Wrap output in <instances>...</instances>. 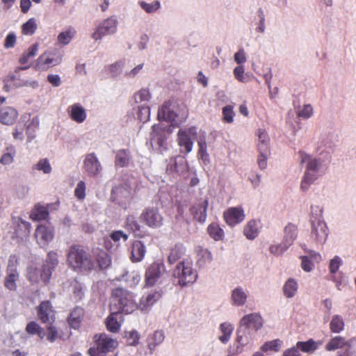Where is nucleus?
<instances>
[{
	"label": "nucleus",
	"mask_w": 356,
	"mask_h": 356,
	"mask_svg": "<svg viewBox=\"0 0 356 356\" xmlns=\"http://www.w3.org/2000/svg\"><path fill=\"white\" fill-rule=\"evenodd\" d=\"M66 261L68 266L76 272L90 273L93 270H103L111 265V257L103 250L90 252L80 244L70 246Z\"/></svg>",
	"instance_id": "nucleus-1"
},
{
	"label": "nucleus",
	"mask_w": 356,
	"mask_h": 356,
	"mask_svg": "<svg viewBox=\"0 0 356 356\" xmlns=\"http://www.w3.org/2000/svg\"><path fill=\"white\" fill-rule=\"evenodd\" d=\"M112 302L110 305L111 311L119 314H131L138 308L132 293L122 288L113 289L111 293Z\"/></svg>",
	"instance_id": "nucleus-2"
},
{
	"label": "nucleus",
	"mask_w": 356,
	"mask_h": 356,
	"mask_svg": "<svg viewBox=\"0 0 356 356\" xmlns=\"http://www.w3.org/2000/svg\"><path fill=\"white\" fill-rule=\"evenodd\" d=\"M300 163L307 162V169L302 178L300 188L303 191L308 189L309 186L317 179L316 172L321 166V162L316 159H312L305 152L300 151Z\"/></svg>",
	"instance_id": "nucleus-3"
},
{
	"label": "nucleus",
	"mask_w": 356,
	"mask_h": 356,
	"mask_svg": "<svg viewBox=\"0 0 356 356\" xmlns=\"http://www.w3.org/2000/svg\"><path fill=\"white\" fill-rule=\"evenodd\" d=\"M95 346L91 347L88 350L90 356H106L109 352H112L118 346V341L105 333L96 334L94 336Z\"/></svg>",
	"instance_id": "nucleus-4"
},
{
	"label": "nucleus",
	"mask_w": 356,
	"mask_h": 356,
	"mask_svg": "<svg viewBox=\"0 0 356 356\" xmlns=\"http://www.w3.org/2000/svg\"><path fill=\"white\" fill-rule=\"evenodd\" d=\"M140 221L150 228H159L163 225L164 218L156 207L145 208L140 216Z\"/></svg>",
	"instance_id": "nucleus-5"
},
{
	"label": "nucleus",
	"mask_w": 356,
	"mask_h": 356,
	"mask_svg": "<svg viewBox=\"0 0 356 356\" xmlns=\"http://www.w3.org/2000/svg\"><path fill=\"white\" fill-rule=\"evenodd\" d=\"M18 260L15 255H10L8 259L6 268V275L4 278V286L9 291H15L17 289V282L19 280V273L17 271Z\"/></svg>",
	"instance_id": "nucleus-6"
},
{
	"label": "nucleus",
	"mask_w": 356,
	"mask_h": 356,
	"mask_svg": "<svg viewBox=\"0 0 356 356\" xmlns=\"http://www.w3.org/2000/svg\"><path fill=\"white\" fill-rule=\"evenodd\" d=\"M62 62V56L54 51H45L36 60L34 68L39 71H47L49 68L59 65Z\"/></svg>",
	"instance_id": "nucleus-7"
},
{
	"label": "nucleus",
	"mask_w": 356,
	"mask_h": 356,
	"mask_svg": "<svg viewBox=\"0 0 356 356\" xmlns=\"http://www.w3.org/2000/svg\"><path fill=\"white\" fill-rule=\"evenodd\" d=\"M58 264V254L54 251H49L47 253L46 259L44 260L41 269H40V280L47 284L52 275L53 271Z\"/></svg>",
	"instance_id": "nucleus-8"
},
{
	"label": "nucleus",
	"mask_w": 356,
	"mask_h": 356,
	"mask_svg": "<svg viewBox=\"0 0 356 356\" xmlns=\"http://www.w3.org/2000/svg\"><path fill=\"white\" fill-rule=\"evenodd\" d=\"M175 275L179 280V284L181 286H185L190 283H193L197 277L196 271L193 269L189 262H181L177 266Z\"/></svg>",
	"instance_id": "nucleus-9"
},
{
	"label": "nucleus",
	"mask_w": 356,
	"mask_h": 356,
	"mask_svg": "<svg viewBox=\"0 0 356 356\" xmlns=\"http://www.w3.org/2000/svg\"><path fill=\"white\" fill-rule=\"evenodd\" d=\"M197 137V128L191 127L185 129H180L177 132V143L179 147L184 148L185 153L188 154L193 149V139Z\"/></svg>",
	"instance_id": "nucleus-10"
},
{
	"label": "nucleus",
	"mask_w": 356,
	"mask_h": 356,
	"mask_svg": "<svg viewBox=\"0 0 356 356\" xmlns=\"http://www.w3.org/2000/svg\"><path fill=\"white\" fill-rule=\"evenodd\" d=\"M165 272V266L162 262L155 261L149 264L145 273V286H153Z\"/></svg>",
	"instance_id": "nucleus-11"
},
{
	"label": "nucleus",
	"mask_w": 356,
	"mask_h": 356,
	"mask_svg": "<svg viewBox=\"0 0 356 356\" xmlns=\"http://www.w3.org/2000/svg\"><path fill=\"white\" fill-rule=\"evenodd\" d=\"M118 21L113 17H108L102 22L92 34L95 40H101L103 37L113 34L117 31Z\"/></svg>",
	"instance_id": "nucleus-12"
},
{
	"label": "nucleus",
	"mask_w": 356,
	"mask_h": 356,
	"mask_svg": "<svg viewBox=\"0 0 356 356\" xmlns=\"http://www.w3.org/2000/svg\"><path fill=\"white\" fill-rule=\"evenodd\" d=\"M35 238L40 247L47 245L54 238V232L53 227L40 224L37 226L35 233Z\"/></svg>",
	"instance_id": "nucleus-13"
},
{
	"label": "nucleus",
	"mask_w": 356,
	"mask_h": 356,
	"mask_svg": "<svg viewBox=\"0 0 356 356\" xmlns=\"http://www.w3.org/2000/svg\"><path fill=\"white\" fill-rule=\"evenodd\" d=\"M38 319L42 323H53L55 321V310L49 300H44L37 307Z\"/></svg>",
	"instance_id": "nucleus-14"
},
{
	"label": "nucleus",
	"mask_w": 356,
	"mask_h": 356,
	"mask_svg": "<svg viewBox=\"0 0 356 356\" xmlns=\"http://www.w3.org/2000/svg\"><path fill=\"white\" fill-rule=\"evenodd\" d=\"M312 224L311 238L317 244L324 243L328 235L325 222L320 220H312Z\"/></svg>",
	"instance_id": "nucleus-15"
},
{
	"label": "nucleus",
	"mask_w": 356,
	"mask_h": 356,
	"mask_svg": "<svg viewBox=\"0 0 356 356\" xmlns=\"http://www.w3.org/2000/svg\"><path fill=\"white\" fill-rule=\"evenodd\" d=\"M83 170L90 177H96L102 171V165L95 153H90L86 155L83 161Z\"/></svg>",
	"instance_id": "nucleus-16"
},
{
	"label": "nucleus",
	"mask_w": 356,
	"mask_h": 356,
	"mask_svg": "<svg viewBox=\"0 0 356 356\" xmlns=\"http://www.w3.org/2000/svg\"><path fill=\"white\" fill-rule=\"evenodd\" d=\"M245 216L244 211L241 207H230L223 213L224 220L231 227L243 222Z\"/></svg>",
	"instance_id": "nucleus-17"
},
{
	"label": "nucleus",
	"mask_w": 356,
	"mask_h": 356,
	"mask_svg": "<svg viewBox=\"0 0 356 356\" xmlns=\"http://www.w3.org/2000/svg\"><path fill=\"white\" fill-rule=\"evenodd\" d=\"M264 324L262 317L257 313L245 315L240 321V325L245 329L258 331Z\"/></svg>",
	"instance_id": "nucleus-18"
},
{
	"label": "nucleus",
	"mask_w": 356,
	"mask_h": 356,
	"mask_svg": "<svg viewBox=\"0 0 356 356\" xmlns=\"http://www.w3.org/2000/svg\"><path fill=\"white\" fill-rule=\"evenodd\" d=\"M207 199H200L191 207L190 211L194 218L200 222H204L207 218V210L208 207Z\"/></svg>",
	"instance_id": "nucleus-19"
},
{
	"label": "nucleus",
	"mask_w": 356,
	"mask_h": 356,
	"mask_svg": "<svg viewBox=\"0 0 356 356\" xmlns=\"http://www.w3.org/2000/svg\"><path fill=\"white\" fill-rule=\"evenodd\" d=\"M18 111L13 106H3L0 108V123L7 126L13 125L17 120Z\"/></svg>",
	"instance_id": "nucleus-20"
},
{
	"label": "nucleus",
	"mask_w": 356,
	"mask_h": 356,
	"mask_svg": "<svg viewBox=\"0 0 356 356\" xmlns=\"http://www.w3.org/2000/svg\"><path fill=\"white\" fill-rule=\"evenodd\" d=\"M67 112L70 118L77 123L83 122L87 117L85 108L77 103L70 106Z\"/></svg>",
	"instance_id": "nucleus-21"
},
{
	"label": "nucleus",
	"mask_w": 356,
	"mask_h": 356,
	"mask_svg": "<svg viewBox=\"0 0 356 356\" xmlns=\"http://www.w3.org/2000/svg\"><path fill=\"white\" fill-rule=\"evenodd\" d=\"M349 343V339L346 337L337 335L330 338L325 346L326 351L332 352L336 350L343 349Z\"/></svg>",
	"instance_id": "nucleus-22"
},
{
	"label": "nucleus",
	"mask_w": 356,
	"mask_h": 356,
	"mask_svg": "<svg viewBox=\"0 0 356 356\" xmlns=\"http://www.w3.org/2000/svg\"><path fill=\"white\" fill-rule=\"evenodd\" d=\"M84 309L81 307H74L67 318V322L70 327L79 329L84 317Z\"/></svg>",
	"instance_id": "nucleus-23"
},
{
	"label": "nucleus",
	"mask_w": 356,
	"mask_h": 356,
	"mask_svg": "<svg viewBox=\"0 0 356 356\" xmlns=\"http://www.w3.org/2000/svg\"><path fill=\"white\" fill-rule=\"evenodd\" d=\"M146 252V248L140 241H134L131 245L130 259L132 262H139L143 260Z\"/></svg>",
	"instance_id": "nucleus-24"
},
{
	"label": "nucleus",
	"mask_w": 356,
	"mask_h": 356,
	"mask_svg": "<svg viewBox=\"0 0 356 356\" xmlns=\"http://www.w3.org/2000/svg\"><path fill=\"white\" fill-rule=\"evenodd\" d=\"M162 296L161 291H153L146 296H143L140 300L139 307L142 310L147 309L156 302Z\"/></svg>",
	"instance_id": "nucleus-25"
},
{
	"label": "nucleus",
	"mask_w": 356,
	"mask_h": 356,
	"mask_svg": "<svg viewBox=\"0 0 356 356\" xmlns=\"http://www.w3.org/2000/svg\"><path fill=\"white\" fill-rule=\"evenodd\" d=\"M284 235L282 240L283 244L286 245V248H289L293 243L294 241L297 238L298 236V228L297 227L292 224L289 223L284 228Z\"/></svg>",
	"instance_id": "nucleus-26"
},
{
	"label": "nucleus",
	"mask_w": 356,
	"mask_h": 356,
	"mask_svg": "<svg viewBox=\"0 0 356 356\" xmlns=\"http://www.w3.org/2000/svg\"><path fill=\"white\" fill-rule=\"evenodd\" d=\"M38 51V44H33L29 47V49L24 51L21 57L19 59V63L21 65H26L23 67H20L19 70H27L29 68V65H28L31 58L35 57Z\"/></svg>",
	"instance_id": "nucleus-27"
},
{
	"label": "nucleus",
	"mask_w": 356,
	"mask_h": 356,
	"mask_svg": "<svg viewBox=\"0 0 356 356\" xmlns=\"http://www.w3.org/2000/svg\"><path fill=\"white\" fill-rule=\"evenodd\" d=\"M171 102L165 101L159 108L157 118L159 120L171 121L175 118V113L170 110Z\"/></svg>",
	"instance_id": "nucleus-28"
},
{
	"label": "nucleus",
	"mask_w": 356,
	"mask_h": 356,
	"mask_svg": "<svg viewBox=\"0 0 356 356\" xmlns=\"http://www.w3.org/2000/svg\"><path fill=\"white\" fill-rule=\"evenodd\" d=\"M131 159V156L128 149H119L115 154V165L120 168L127 167L129 165Z\"/></svg>",
	"instance_id": "nucleus-29"
},
{
	"label": "nucleus",
	"mask_w": 356,
	"mask_h": 356,
	"mask_svg": "<svg viewBox=\"0 0 356 356\" xmlns=\"http://www.w3.org/2000/svg\"><path fill=\"white\" fill-rule=\"evenodd\" d=\"M49 210L47 207L37 204L31 212L30 218L34 221L46 220L49 217Z\"/></svg>",
	"instance_id": "nucleus-30"
},
{
	"label": "nucleus",
	"mask_w": 356,
	"mask_h": 356,
	"mask_svg": "<svg viewBox=\"0 0 356 356\" xmlns=\"http://www.w3.org/2000/svg\"><path fill=\"white\" fill-rule=\"evenodd\" d=\"M152 139L156 140L159 146H163L166 140L165 129L156 124L152 126Z\"/></svg>",
	"instance_id": "nucleus-31"
},
{
	"label": "nucleus",
	"mask_w": 356,
	"mask_h": 356,
	"mask_svg": "<svg viewBox=\"0 0 356 356\" xmlns=\"http://www.w3.org/2000/svg\"><path fill=\"white\" fill-rule=\"evenodd\" d=\"M111 312V314L106 318V326L108 331L118 332L120 328V323L118 321L117 316L120 314L115 311Z\"/></svg>",
	"instance_id": "nucleus-32"
},
{
	"label": "nucleus",
	"mask_w": 356,
	"mask_h": 356,
	"mask_svg": "<svg viewBox=\"0 0 356 356\" xmlns=\"http://www.w3.org/2000/svg\"><path fill=\"white\" fill-rule=\"evenodd\" d=\"M26 332L29 335H37L40 339L45 337L44 329L35 321L29 322L25 328Z\"/></svg>",
	"instance_id": "nucleus-33"
},
{
	"label": "nucleus",
	"mask_w": 356,
	"mask_h": 356,
	"mask_svg": "<svg viewBox=\"0 0 356 356\" xmlns=\"http://www.w3.org/2000/svg\"><path fill=\"white\" fill-rule=\"evenodd\" d=\"M296 345L299 350L303 353H311L318 349L319 343L310 339L306 341H298Z\"/></svg>",
	"instance_id": "nucleus-34"
},
{
	"label": "nucleus",
	"mask_w": 356,
	"mask_h": 356,
	"mask_svg": "<svg viewBox=\"0 0 356 356\" xmlns=\"http://www.w3.org/2000/svg\"><path fill=\"white\" fill-rule=\"evenodd\" d=\"M243 233L248 239L255 238L259 234L258 222L254 220L249 221L244 227Z\"/></svg>",
	"instance_id": "nucleus-35"
},
{
	"label": "nucleus",
	"mask_w": 356,
	"mask_h": 356,
	"mask_svg": "<svg viewBox=\"0 0 356 356\" xmlns=\"http://www.w3.org/2000/svg\"><path fill=\"white\" fill-rule=\"evenodd\" d=\"M164 334L162 331H155L153 334L149 335L147 338V346L152 352L156 346L163 342L164 340Z\"/></svg>",
	"instance_id": "nucleus-36"
},
{
	"label": "nucleus",
	"mask_w": 356,
	"mask_h": 356,
	"mask_svg": "<svg viewBox=\"0 0 356 356\" xmlns=\"http://www.w3.org/2000/svg\"><path fill=\"white\" fill-rule=\"evenodd\" d=\"M258 137H259V143H258V149L259 152H269V138L267 132L263 129L258 130Z\"/></svg>",
	"instance_id": "nucleus-37"
},
{
	"label": "nucleus",
	"mask_w": 356,
	"mask_h": 356,
	"mask_svg": "<svg viewBox=\"0 0 356 356\" xmlns=\"http://www.w3.org/2000/svg\"><path fill=\"white\" fill-rule=\"evenodd\" d=\"M298 283L292 278L289 279L283 286V293L285 297L290 298H293L298 291Z\"/></svg>",
	"instance_id": "nucleus-38"
},
{
	"label": "nucleus",
	"mask_w": 356,
	"mask_h": 356,
	"mask_svg": "<svg viewBox=\"0 0 356 356\" xmlns=\"http://www.w3.org/2000/svg\"><path fill=\"white\" fill-rule=\"evenodd\" d=\"M16 151L13 145L7 147L0 159V163L3 165H10L13 163Z\"/></svg>",
	"instance_id": "nucleus-39"
},
{
	"label": "nucleus",
	"mask_w": 356,
	"mask_h": 356,
	"mask_svg": "<svg viewBox=\"0 0 356 356\" xmlns=\"http://www.w3.org/2000/svg\"><path fill=\"white\" fill-rule=\"evenodd\" d=\"M345 323L342 316L334 315L330 323V330L332 333H340L344 330Z\"/></svg>",
	"instance_id": "nucleus-40"
},
{
	"label": "nucleus",
	"mask_w": 356,
	"mask_h": 356,
	"mask_svg": "<svg viewBox=\"0 0 356 356\" xmlns=\"http://www.w3.org/2000/svg\"><path fill=\"white\" fill-rule=\"evenodd\" d=\"M337 356H356V338L349 339V343L343 348V350H339Z\"/></svg>",
	"instance_id": "nucleus-41"
},
{
	"label": "nucleus",
	"mask_w": 356,
	"mask_h": 356,
	"mask_svg": "<svg viewBox=\"0 0 356 356\" xmlns=\"http://www.w3.org/2000/svg\"><path fill=\"white\" fill-rule=\"evenodd\" d=\"M185 249L183 245L177 244L172 249L168 256V261L170 264H175L184 254Z\"/></svg>",
	"instance_id": "nucleus-42"
},
{
	"label": "nucleus",
	"mask_w": 356,
	"mask_h": 356,
	"mask_svg": "<svg viewBox=\"0 0 356 356\" xmlns=\"http://www.w3.org/2000/svg\"><path fill=\"white\" fill-rule=\"evenodd\" d=\"M247 295L241 288H236L232 293V300L237 306L243 305L246 301Z\"/></svg>",
	"instance_id": "nucleus-43"
},
{
	"label": "nucleus",
	"mask_w": 356,
	"mask_h": 356,
	"mask_svg": "<svg viewBox=\"0 0 356 356\" xmlns=\"http://www.w3.org/2000/svg\"><path fill=\"white\" fill-rule=\"evenodd\" d=\"M209 236L215 241L222 240L224 236V232L222 229L216 223H211L207 228Z\"/></svg>",
	"instance_id": "nucleus-44"
},
{
	"label": "nucleus",
	"mask_w": 356,
	"mask_h": 356,
	"mask_svg": "<svg viewBox=\"0 0 356 356\" xmlns=\"http://www.w3.org/2000/svg\"><path fill=\"white\" fill-rule=\"evenodd\" d=\"M220 330L222 333V335L219 337V340L222 343H226L230 339L233 331V327L231 324L223 323L220 325Z\"/></svg>",
	"instance_id": "nucleus-45"
},
{
	"label": "nucleus",
	"mask_w": 356,
	"mask_h": 356,
	"mask_svg": "<svg viewBox=\"0 0 356 356\" xmlns=\"http://www.w3.org/2000/svg\"><path fill=\"white\" fill-rule=\"evenodd\" d=\"M125 227L127 229L131 230L135 236H140V234H138V232L140 231V225L138 224L134 216H127Z\"/></svg>",
	"instance_id": "nucleus-46"
},
{
	"label": "nucleus",
	"mask_w": 356,
	"mask_h": 356,
	"mask_svg": "<svg viewBox=\"0 0 356 356\" xmlns=\"http://www.w3.org/2000/svg\"><path fill=\"white\" fill-rule=\"evenodd\" d=\"M282 343V342L280 339L266 341L261 346V350L263 352H268L269 350L277 352L280 350Z\"/></svg>",
	"instance_id": "nucleus-47"
},
{
	"label": "nucleus",
	"mask_w": 356,
	"mask_h": 356,
	"mask_svg": "<svg viewBox=\"0 0 356 356\" xmlns=\"http://www.w3.org/2000/svg\"><path fill=\"white\" fill-rule=\"evenodd\" d=\"M222 120L228 124H231L234 122V117L235 113L234 111V106L231 105L225 106L222 109Z\"/></svg>",
	"instance_id": "nucleus-48"
},
{
	"label": "nucleus",
	"mask_w": 356,
	"mask_h": 356,
	"mask_svg": "<svg viewBox=\"0 0 356 356\" xmlns=\"http://www.w3.org/2000/svg\"><path fill=\"white\" fill-rule=\"evenodd\" d=\"M37 29L36 21L34 18L29 19L22 26V32L24 35H31Z\"/></svg>",
	"instance_id": "nucleus-49"
},
{
	"label": "nucleus",
	"mask_w": 356,
	"mask_h": 356,
	"mask_svg": "<svg viewBox=\"0 0 356 356\" xmlns=\"http://www.w3.org/2000/svg\"><path fill=\"white\" fill-rule=\"evenodd\" d=\"M198 256L197 264L200 266H204L212 261L211 253L207 249H201L198 252Z\"/></svg>",
	"instance_id": "nucleus-50"
},
{
	"label": "nucleus",
	"mask_w": 356,
	"mask_h": 356,
	"mask_svg": "<svg viewBox=\"0 0 356 356\" xmlns=\"http://www.w3.org/2000/svg\"><path fill=\"white\" fill-rule=\"evenodd\" d=\"M33 169L42 171L44 174H49L51 170V166L47 159H41L33 167Z\"/></svg>",
	"instance_id": "nucleus-51"
},
{
	"label": "nucleus",
	"mask_w": 356,
	"mask_h": 356,
	"mask_svg": "<svg viewBox=\"0 0 356 356\" xmlns=\"http://www.w3.org/2000/svg\"><path fill=\"white\" fill-rule=\"evenodd\" d=\"M26 278L32 284L38 283L40 280V270L33 266L28 268Z\"/></svg>",
	"instance_id": "nucleus-52"
},
{
	"label": "nucleus",
	"mask_w": 356,
	"mask_h": 356,
	"mask_svg": "<svg viewBox=\"0 0 356 356\" xmlns=\"http://www.w3.org/2000/svg\"><path fill=\"white\" fill-rule=\"evenodd\" d=\"M73 287V296L74 299L76 301L81 300L83 296H84V291L82 286V284L79 282L78 281L75 280L74 283L72 284Z\"/></svg>",
	"instance_id": "nucleus-53"
},
{
	"label": "nucleus",
	"mask_w": 356,
	"mask_h": 356,
	"mask_svg": "<svg viewBox=\"0 0 356 356\" xmlns=\"http://www.w3.org/2000/svg\"><path fill=\"white\" fill-rule=\"evenodd\" d=\"M150 93L147 89H141L134 94V99L136 103L149 101Z\"/></svg>",
	"instance_id": "nucleus-54"
},
{
	"label": "nucleus",
	"mask_w": 356,
	"mask_h": 356,
	"mask_svg": "<svg viewBox=\"0 0 356 356\" xmlns=\"http://www.w3.org/2000/svg\"><path fill=\"white\" fill-rule=\"evenodd\" d=\"M128 193L129 192L125 188L118 186L112 190L111 198L113 202H118L120 197H124L126 198Z\"/></svg>",
	"instance_id": "nucleus-55"
},
{
	"label": "nucleus",
	"mask_w": 356,
	"mask_h": 356,
	"mask_svg": "<svg viewBox=\"0 0 356 356\" xmlns=\"http://www.w3.org/2000/svg\"><path fill=\"white\" fill-rule=\"evenodd\" d=\"M181 164H178L177 158H170L166 167V172L168 174H172L174 172H179L180 171Z\"/></svg>",
	"instance_id": "nucleus-56"
},
{
	"label": "nucleus",
	"mask_w": 356,
	"mask_h": 356,
	"mask_svg": "<svg viewBox=\"0 0 356 356\" xmlns=\"http://www.w3.org/2000/svg\"><path fill=\"white\" fill-rule=\"evenodd\" d=\"M74 35V32H72L71 30H68L66 31L61 32L58 35V41L59 43L62 44H67L70 42L72 37Z\"/></svg>",
	"instance_id": "nucleus-57"
},
{
	"label": "nucleus",
	"mask_w": 356,
	"mask_h": 356,
	"mask_svg": "<svg viewBox=\"0 0 356 356\" xmlns=\"http://www.w3.org/2000/svg\"><path fill=\"white\" fill-rule=\"evenodd\" d=\"M140 5L141 8L148 13L155 12L160 7V3L158 1H156L152 3H147L146 2L141 1Z\"/></svg>",
	"instance_id": "nucleus-58"
},
{
	"label": "nucleus",
	"mask_w": 356,
	"mask_h": 356,
	"mask_svg": "<svg viewBox=\"0 0 356 356\" xmlns=\"http://www.w3.org/2000/svg\"><path fill=\"white\" fill-rule=\"evenodd\" d=\"M74 195L79 200H83L86 197V184L83 181H80L75 188Z\"/></svg>",
	"instance_id": "nucleus-59"
},
{
	"label": "nucleus",
	"mask_w": 356,
	"mask_h": 356,
	"mask_svg": "<svg viewBox=\"0 0 356 356\" xmlns=\"http://www.w3.org/2000/svg\"><path fill=\"white\" fill-rule=\"evenodd\" d=\"M341 264H342L341 259L338 256H335L330 261V264H329L330 272L332 274L335 273L338 270L339 267L341 266Z\"/></svg>",
	"instance_id": "nucleus-60"
},
{
	"label": "nucleus",
	"mask_w": 356,
	"mask_h": 356,
	"mask_svg": "<svg viewBox=\"0 0 356 356\" xmlns=\"http://www.w3.org/2000/svg\"><path fill=\"white\" fill-rule=\"evenodd\" d=\"M301 267L303 270L306 272H310L314 267V263L311 261L307 256H301Z\"/></svg>",
	"instance_id": "nucleus-61"
},
{
	"label": "nucleus",
	"mask_w": 356,
	"mask_h": 356,
	"mask_svg": "<svg viewBox=\"0 0 356 356\" xmlns=\"http://www.w3.org/2000/svg\"><path fill=\"white\" fill-rule=\"evenodd\" d=\"M198 155L202 159H207L209 156V154L207 152V143L204 139L200 138L198 140Z\"/></svg>",
	"instance_id": "nucleus-62"
},
{
	"label": "nucleus",
	"mask_w": 356,
	"mask_h": 356,
	"mask_svg": "<svg viewBox=\"0 0 356 356\" xmlns=\"http://www.w3.org/2000/svg\"><path fill=\"white\" fill-rule=\"evenodd\" d=\"M287 250L288 248L282 242L280 245H273L269 248L270 253L276 256L282 254Z\"/></svg>",
	"instance_id": "nucleus-63"
},
{
	"label": "nucleus",
	"mask_w": 356,
	"mask_h": 356,
	"mask_svg": "<svg viewBox=\"0 0 356 356\" xmlns=\"http://www.w3.org/2000/svg\"><path fill=\"white\" fill-rule=\"evenodd\" d=\"M245 70L243 65H238L234 70V75L236 80L240 82H245L246 79L244 76Z\"/></svg>",
	"instance_id": "nucleus-64"
}]
</instances>
